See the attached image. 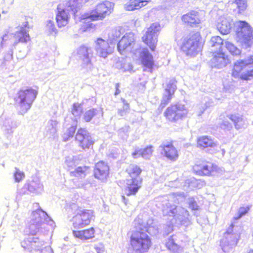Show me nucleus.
I'll use <instances>...</instances> for the list:
<instances>
[{"instance_id": "12", "label": "nucleus", "mask_w": 253, "mask_h": 253, "mask_svg": "<svg viewBox=\"0 0 253 253\" xmlns=\"http://www.w3.org/2000/svg\"><path fill=\"white\" fill-rule=\"evenodd\" d=\"M109 175V167L106 163L99 161L95 165L93 175L95 178L104 181L107 179Z\"/></svg>"}, {"instance_id": "42", "label": "nucleus", "mask_w": 253, "mask_h": 253, "mask_svg": "<svg viewBox=\"0 0 253 253\" xmlns=\"http://www.w3.org/2000/svg\"><path fill=\"white\" fill-rule=\"evenodd\" d=\"M32 26L29 24V22L26 20L20 26L21 31L20 32H26L30 30V28Z\"/></svg>"}, {"instance_id": "23", "label": "nucleus", "mask_w": 253, "mask_h": 253, "mask_svg": "<svg viewBox=\"0 0 253 253\" xmlns=\"http://www.w3.org/2000/svg\"><path fill=\"white\" fill-rule=\"evenodd\" d=\"M142 40L145 44L150 47L152 51L155 50L157 40L153 33H146L142 37Z\"/></svg>"}, {"instance_id": "21", "label": "nucleus", "mask_w": 253, "mask_h": 253, "mask_svg": "<svg viewBox=\"0 0 253 253\" xmlns=\"http://www.w3.org/2000/svg\"><path fill=\"white\" fill-rule=\"evenodd\" d=\"M126 172L130 179H142L140 176L142 173V169L141 167L134 164H130L126 169Z\"/></svg>"}, {"instance_id": "26", "label": "nucleus", "mask_w": 253, "mask_h": 253, "mask_svg": "<svg viewBox=\"0 0 253 253\" xmlns=\"http://www.w3.org/2000/svg\"><path fill=\"white\" fill-rule=\"evenodd\" d=\"M234 2L236 5L238 13H243L248 8L247 0H234Z\"/></svg>"}, {"instance_id": "38", "label": "nucleus", "mask_w": 253, "mask_h": 253, "mask_svg": "<svg viewBox=\"0 0 253 253\" xmlns=\"http://www.w3.org/2000/svg\"><path fill=\"white\" fill-rule=\"evenodd\" d=\"M162 29V26L158 22H154L151 24L148 29V32H159Z\"/></svg>"}, {"instance_id": "29", "label": "nucleus", "mask_w": 253, "mask_h": 253, "mask_svg": "<svg viewBox=\"0 0 253 253\" xmlns=\"http://www.w3.org/2000/svg\"><path fill=\"white\" fill-rule=\"evenodd\" d=\"M83 112V109L81 104L75 103L73 104L71 113L75 117H80Z\"/></svg>"}, {"instance_id": "53", "label": "nucleus", "mask_w": 253, "mask_h": 253, "mask_svg": "<svg viewBox=\"0 0 253 253\" xmlns=\"http://www.w3.org/2000/svg\"><path fill=\"white\" fill-rule=\"evenodd\" d=\"M248 253H253V250L250 251Z\"/></svg>"}, {"instance_id": "41", "label": "nucleus", "mask_w": 253, "mask_h": 253, "mask_svg": "<svg viewBox=\"0 0 253 253\" xmlns=\"http://www.w3.org/2000/svg\"><path fill=\"white\" fill-rule=\"evenodd\" d=\"M122 100L123 102V109H119L118 112L121 115H123L125 113L129 110V105L125 99H122Z\"/></svg>"}, {"instance_id": "31", "label": "nucleus", "mask_w": 253, "mask_h": 253, "mask_svg": "<svg viewBox=\"0 0 253 253\" xmlns=\"http://www.w3.org/2000/svg\"><path fill=\"white\" fill-rule=\"evenodd\" d=\"M250 208L251 206H249L240 207L238 211V215L237 216L234 217V220H238L241 218L249 212Z\"/></svg>"}, {"instance_id": "3", "label": "nucleus", "mask_w": 253, "mask_h": 253, "mask_svg": "<svg viewBox=\"0 0 253 253\" xmlns=\"http://www.w3.org/2000/svg\"><path fill=\"white\" fill-rule=\"evenodd\" d=\"M114 9V4L109 1H104L98 3L95 7L89 12L84 15V19H90L93 21L103 19L106 16L110 14Z\"/></svg>"}, {"instance_id": "50", "label": "nucleus", "mask_w": 253, "mask_h": 253, "mask_svg": "<svg viewBox=\"0 0 253 253\" xmlns=\"http://www.w3.org/2000/svg\"><path fill=\"white\" fill-rule=\"evenodd\" d=\"M48 25H50V26H53L54 27V23L51 21H48Z\"/></svg>"}, {"instance_id": "5", "label": "nucleus", "mask_w": 253, "mask_h": 253, "mask_svg": "<svg viewBox=\"0 0 253 253\" xmlns=\"http://www.w3.org/2000/svg\"><path fill=\"white\" fill-rule=\"evenodd\" d=\"M204 40L199 33H196L182 44L181 48L187 55L190 56L196 54L204 44Z\"/></svg>"}, {"instance_id": "32", "label": "nucleus", "mask_w": 253, "mask_h": 253, "mask_svg": "<svg viewBox=\"0 0 253 253\" xmlns=\"http://www.w3.org/2000/svg\"><path fill=\"white\" fill-rule=\"evenodd\" d=\"M211 43L212 46H218L219 49H221V46L223 43V40L219 36L212 37L211 39Z\"/></svg>"}, {"instance_id": "25", "label": "nucleus", "mask_w": 253, "mask_h": 253, "mask_svg": "<svg viewBox=\"0 0 253 253\" xmlns=\"http://www.w3.org/2000/svg\"><path fill=\"white\" fill-rule=\"evenodd\" d=\"M36 185L34 181L26 182L21 188L20 194L25 195L34 192L36 190Z\"/></svg>"}, {"instance_id": "44", "label": "nucleus", "mask_w": 253, "mask_h": 253, "mask_svg": "<svg viewBox=\"0 0 253 253\" xmlns=\"http://www.w3.org/2000/svg\"><path fill=\"white\" fill-rule=\"evenodd\" d=\"M189 208L192 211L199 210V206L194 200H192L189 202Z\"/></svg>"}, {"instance_id": "4", "label": "nucleus", "mask_w": 253, "mask_h": 253, "mask_svg": "<svg viewBox=\"0 0 253 253\" xmlns=\"http://www.w3.org/2000/svg\"><path fill=\"white\" fill-rule=\"evenodd\" d=\"M94 217L92 210L79 209L71 219L73 227L77 229L88 226Z\"/></svg>"}, {"instance_id": "6", "label": "nucleus", "mask_w": 253, "mask_h": 253, "mask_svg": "<svg viewBox=\"0 0 253 253\" xmlns=\"http://www.w3.org/2000/svg\"><path fill=\"white\" fill-rule=\"evenodd\" d=\"M37 94V90L32 88L19 90L17 97L21 109L24 111L28 110L35 99Z\"/></svg>"}, {"instance_id": "37", "label": "nucleus", "mask_w": 253, "mask_h": 253, "mask_svg": "<svg viewBox=\"0 0 253 253\" xmlns=\"http://www.w3.org/2000/svg\"><path fill=\"white\" fill-rule=\"evenodd\" d=\"M76 129V126H72L67 130L65 133L66 137L64 138V141L67 140L69 138L73 137Z\"/></svg>"}, {"instance_id": "54", "label": "nucleus", "mask_w": 253, "mask_h": 253, "mask_svg": "<svg viewBox=\"0 0 253 253\" xmlns=\"http://www.w3.org/2000/svg\"><path fill=\"white\" fill-rule=\"evenodd\" d=\"M222 34V35H225L227 33H221Z\"/></svg>"}, {"instance_id": "16", "label": "nucleus", "mask_w": 253, "mask_h": 253, "mask_svg": "<svg viewBox=\"0 0 253 253\" xmlns=\"http://www.w3.org/2000/svg\"><path fill=\"white\" fill-rule=\"evenodd\" d=\"M97 44V51L99 53L100 57L106 58L108 55L113 52V47H111L109 43L105 40L98 38L96 41Z\"/></svg>"}, {"instance_id": "13", "label": "nucleus", "mask_w": 253, "mask_h": 253, "mask_svg": "<svg viewBox=\"0 0 253 253\" xmlns=\"http://www.w3.org/2000/svg\"><path fill=\"white\" fill-rule=\"evenodd\" d=\"M139 59L142 66L145 70L152 71L155 66L153 56L146 48H142L139 53Z\"/></svg>"}, {"instance_id": "39", "label": "nucleus", "mask_w": 253, "mask_h": 253, "mask_svg": "<svg viewBox=\"0 0 253 253\" xmlns=\"http://www.w3.org/2000/svg\"><path fill=\"white\" fill-rule=\"evenodd\" d=\"M17 37L18 42H26L30 40V37L28 33H20V35Z\"/></svg>"}, {"instance_id": "9", "label": "nucleus", "mask_w": 253, "mask_h": 253, "mask_svg": "<svg viewBox=\"0 0 253 253\" xmlns=\"http://www.w3.org/2000/svg\"><path fill=\"white\" fill-rule=\"evenodd\" d=\"M75 140L79 146L83 150L93 147L94 141L89 132L84 128H79L75 135Z\"/></svg>"}, {"instance_id": "14", "label": "nucleus", "mask_w": 253, "mask_h": 253, "mask_svg": "<svg viewBox=\"0 0 253 253\" xmlns=\"http://www.w3.org/2000/svg\"><path fill=\"white\" fill-rule=\"evenodd\" d=\"M176 89V86L173 83H170L167 84L165 90V93L163 95L162 99L159 105V108L162 110L166 106L170 101Z\"/></svg>"}, {"instance_id": "35", "label": "nucleus", "mask_w": 253, "mask_h": 253, "mask_svg": "<svg viewBox=\"0 0 253 253\" xmlns=\"http://www.w3.org/2000/svg\"><path fill=\"white\" fill-rule=\"evenodd\" d=\"M253 40V37L252 35L249 34L243 35L240 38L241 42L247 45V46H249L252 43V41Z\"/></svg>"}, {"instance_id": "22", "label": "nucleus", "mask_w": 253, "mask_h": 253, "mask_svg": "<svg viewBox=\"0 0 253 253\" xmlns=\"http://www.w3.org/2000/svg\"><path fill=\"white\" fill-rule=\"evenodd\" d=\"M212 53L213 57L211 59V62L215 66L224 65L226 64L227 57L225 56L221 49H219L217 51H213Z\"/></svg>"}, {"instance_id": "11", "label": "nucleus", "mask_w": 253, "mask_h": 253, "mask_svg": "<svg viewBox=\"0 0 253 253\" xmlns=\"http://www.w3.org/2000/svg\"><path fill=\"white\" fill-rule=\"evenodd\" d=\"M182 21L187 26L198 27L202 22V17L200 11L192 10L184 14L181 17Z\"/></svg>"}, {"instance_id": "17", "label": "nucleus", "mask_w": 253, "mask_h": 253, "mask_svg": "<svg viewBox=\"0 0 253 253\" xmlns=\"http://www.w3.org/2000/svg\"><path fill=\"white\" fill-rule=\"evenodd\" d=\"M216 145V142L211 136L208 135L199 136L196 140L197 147L202 150L212 148Z\"/></svg>"}, {"instance_id": "47", "label": "nucleus", "mask_w": 253, "mask_h": 253, "mask_svg": "<svg viewBox=\"0 0 253 253\" xmlns=\"http://www.w3.org/2000/svg\"><path fill=\"white\" fill-rule=\"evenodd\" d=\"M120 92V90L119 89V85L118 84H116V90H115L114 94L115 95H117L118 94H119Z\"/></svg>"}, {"instance_id": "28", "label": "nucleus", "mask_w": 253, "mask_h": 253, "mask_svg": "<svg viewBox=\"0 0 253 253\" xmlns=\"http://www.w3.org/2000/svg\"><path fill=\"white\" fill-rule=\"evenodd\" d=\"M167 248L172 253H176L179 250V246L174 242L172 238L168 239L166 244Z\"/></svg>"}, {"instance_id": "19", "label": "nucleus", "mask_w": 253, "mask_h": 253, "mask_svg": "<svg viewBox=\"0 0 253 253\" xmlns=\"http://www.w3.org/2000/svg\"><path fill=\"white\" fill-rule=\"evenodd\" d=\"M142 179H130L125 188L126 195L128 196L135 195L141 186Z\"/></svg>"}, {"instance_id": "1", "label": "nucleus", "mask_w": 253, "mask_h": 253, "mask_svg": "<svg viewBox=\"0 0 253 253\" xmlns=\"http://www.w3.org/2000/svg\"><path fill=\"white\" fill-rule=\"evenodd\" d=\"M129 244L131 249L136 253L148 252L152 246V241L147 228L139 227L131 231Z\"/></svg>"}, {"instance_id": "45", "label": "nucleus", "mask_w": 253, "mask_h": 253, "mask_svg": "<svg viewBox=\"0 0 253 253\" xmlns=\"http://www.w3.org/2000/svg\"><path fill=\"white\" fill-rule=\"evenodd\" d=\"M89 169L88 167H79L76 169V172L77 173H84Z\"/></svg>"}, {"instance_id": "20", "label": "nucleus", "mask_w": 253, "mask_h": 253, "mask_svg": "<svg viewBox=\"0 0 253 253\" xmlns=\"http://www.w3.org/2000/svg\"><path fill=\"white\" fill-rule=\"evenodd\" d=\"M151 0H129L125 8L127 11H134L146 6Z\"/></svg>"}, {"instance_id": "51", "label": "nucleus", "mask_w": 253, "mask_h": 253, "mask_svg": "<svg viewBox=\"0 0 253 253\" xmlns=\"http://www.w3.org/2000/svg\"><path fill=\"white\" fill-rule=\"evenodd\" d=\"M219 25H220V24H219L218 25V27L220 28V29H218L219 32H223V30H222V29H221V27L219 26Z\"/></svg>"}, {"instance_id": "43", "label": "nucleus", "mask_w": 253, "mask_h": 253, "mask_svg": "<svg viewBox=\"0 0 253 253\" xmlns=\"http://www.w3.org/2000/svg\"><path fill=\"white\" fill-rule=\"evenodd\" d=\"M94 26L90 23L84 22L83 25L82 26V28L83 31H88L94 29Z\"/></svg>"}, {"instance_id": "24", "label": "nucleus", "mask_w": 253, "mask_h": 253, "mask_svg": "<svg viewBox=\"0 0 253 253\" xmlns=\"http://www.w3.org/2000/svg\"><path fill=\"white\" fill-rule=\"evenodd\" d=\"M132 42L131 40L129 38L127 34L124 36L119 41L118 43V49L121 53L130 45Z\"/></svg>"}, {"instance_id": "34", "label": "nucleus", "mask_w": 253, "mask_h": 253, "mask_svg": "<svg viewBox=\"0 0 253 253\" xmlns=\"http://www.w3.org/2000/svg\"><path fill=\"white\" fill-rule=\"evenodd\" d=\"M229 118L234 123L237 128H240L241 123L243 121L241 117L234 114H232L230 116Z\"/></svg>"}, {"instance_id": "33", "label": "nucleus", "mask_w": 253, "mask_h": 253, "mask_svg": "<svg viewBox=\"0 0 253 253\" xmlns=\"http://www.w3.org/2000/svg\"><path fill=\"white\" fill-rule=\"evenodd\" d=\"M141 157L147 158L152 155L153 153V146H147L143 149H141Z\"/></svg>"}, {"instance_id": "46", "label": "nucleus", "mask_w": 253, "mask_h": 253, "mask_svg": "<svg viewBox=\"0 0 253 253\" xmlns=\"http://www.w3.org/2000/svg\"><path fill=\"white\" fill-rule=\"evenodd\" d=\"M131 155L133 159H137L139 156H141V149L135 150L131 153Z\"/></svg>"}, {"instance_id": "30", "label": "nucleus", "mask_w": 253, "mask_h": 253, "mask_svg": "<svg viewBox=\"0 0 253 253\" xmlns=\"http://www.w3.org/2000/svg\"><path fill=\"white\" fill-rule=\"evenodd\" d=\"M96 110L91 109L86 111L84 115L83 119L85 122H90L91 119L96 115Z\"/></svg>"}, {"instance_id": "52", "label": "nucleus", "mask_w": 253, "mask_h": 253, "mask_svg": "<svg viewBox=\"0 0 253 253\" xmlns=\"http://www.w3.org/2000/svg\"><path fill=\"white\" fill-rule=\"evenodd\" d=\"M230 226L233 228L234 227V224L233 223L231 224Z\"/></svg>"}, {"instance_id": "40", "label": "nucleus", "mask_w": 253, "mask_h": 253, "mask_svg": "<svg viewBox=\"0 0 253 253\" xmlns=\"http://www.w3.org/2000/svg\"><path fill=\"white\" fill-rule=\"evenodd\" d=\"M226 47L233 55H238L240 53V50L231 43H227Z\"/></svg>"}, {"instance_id": "15", "label": "nucleus", "mask_w": 253, "mask_h": 253, "mask_svg": "<svg viewBox=\"0 0 253 253\" xmlns=\"http://www.w3.org/2000/svg\"><path fill=\"white\" fill-rule=\"evenodd\" d=\"M72 233L75 238L83 241L88 240L94 237L95 229L93 227L82 230L74 229L72 230Z\"/></svg>"}, {"instance_id": "2", "label": "nucleus", "mask_w": 253, "mask_h": 253, "mask_svg": "<svg viewBox=\"0 0 253 253\" xmlns=\"http://www.w3.org/2000/svg\"><path fill=\"white\" fill-rule=\"evenodd\" d=\"M231 75L243 81H249L253 78V55L247 58L236 61L233 64Z\"/></svg>"}, {"instance_id": "36", "label": "nucleus", "mask_w": 253, "mask_h": 253, "mask_svg": "<svg viewBox=\"0 0 253 253\" xmlns=\"http://www.w3.org/2000/svg\"><path fill=\"white\" fill-rule=\"evenodd\" d=\"M14 177L15 181L17 182H19L24 178L25 174L23 172L20 171L18 169H16L14 173Z\"/></svg>"}, {"instance_id": "49", "label": "nucleus", "mask_w": 253, "mask_h": 253, "mask_svg": "<svg viewBox=\"0 0 253 253\" xmlns=\"http://www.w3.org/2000/svg\"><path fill=\"white\" fill-rule=\"evenodd\" d=\"M122 198H123V201L125 203V204L126 205L127 204V201H126L127 200H126V197L125 196H123Z\"/></svg>"}, {"instance_id": "8", "label": "nucleus", "mask_w": 253, "mask_h": 253, "mask_svg": "<svg viewBox=\"0 0 253 253\" xmlns=\"http://www.w3.org/2000/svg\"><path fill=\"white\" fill-rule=\"evenodd\" d=\"M187 114V109L178 104H171L164 113L166 119L171 122H176L185 117Z\"/></svg>"}, {"instance_id": "27", "label": "nucleus", "mask_w": 253, "mask_h": 253, "mask_svg": "<svg viewBox=\"0 0 253 253\" xmlns=\"http://www.w3.org/2000/svg\"><path fill=\"white\" fill-rule=\"evenodd\" d=\"M237 30L239 32H251L252 28L246 21L240 20L238 21Z\"/></svg>"}, {"instance_id": "10", "label": "nucleus", "mask_w": 253, "mask_h": 253, "mask_svg": "<svg viewBox=\"0 0 253 253\" xmlns=\"http://www.w3.org/2000/svg\"><path fill=\"white\" fill-rule=\"evenodd\" d=\"M163 151V156L168 160L174 162L179 157V152L174 145V141L171 140L160 146Z\"/></svg>"}, {"instance_id": "7", "label": "nucleus", "mask_w": 253, "mask_h": 253, "mask_svg": "<svg viewBox=\"0 0 253 253\" xmlns=\"http://www.w3.org/2000/svg\"><path fill=\"white\" fill-rule=\"evenodd\" d=\"M193 172L197 175L210 176L218 171V168L213 163L206 161L197 162L192 168Z\"/></svg>"}, {"instance_id": "48", "label": "nucleus", "mask_w": 253, "mask_h": 253, "mask_svg": "<svg viewBox=\"0 0 253 253\" xmlns=\"http://www.w3.org/2000/svg\"><path fill=\"white\" fill-rule=\"evenodd\" d=\"M81 4H85L89 1V0H78Z\"/></svg>"}, {"instance_id": "18", "label": "nucleus", "mask_w": 253, "mask_h": 253, "mask_svg": "<svg viewBox=\"0 0 253 253\" xmlns=\"http://www.w3.org/2000/svg\"><path fill=\"white\" fill-rule=\"evenodd\" d=\"M70 19V15L68 11L63 8H61L60 5L57 6V12L56 15L57 25L59 27L66 26Z\"/></svg>"}]
</instances>
